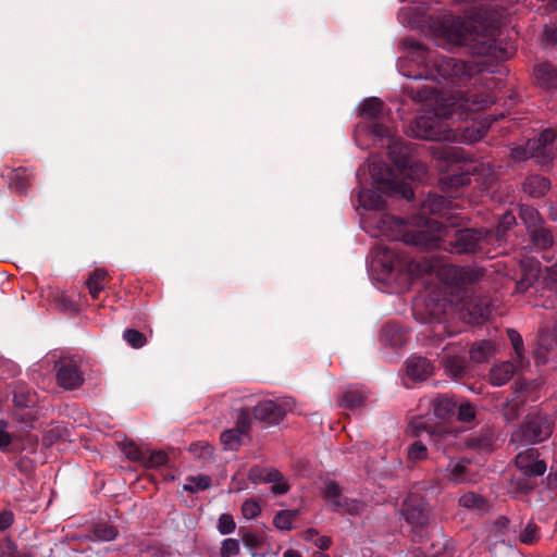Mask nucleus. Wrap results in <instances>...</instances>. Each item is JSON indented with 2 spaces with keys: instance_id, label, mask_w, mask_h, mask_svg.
Returning a JSON list of instances; mask_svg holds the SVG:
<instances>
[{
  "instance_id": "nucleus-1",
  "label": "nucleus",
  "mask_w": 557,
  "mask_h": 557,
  "mask_svg": "<svg viewBox=\"0 0 557 557\" xmlns=\"http://www.w3.org/2000/svg\"><path fill=\"white\" fill-rule=\"evenodd\" d=\"M380 231L374 236H385L392 240H401L408 245L426 248H443L453 253H474L483 251L484 244L493 238L491 232L483 235L475 230H458L451 236L450 231L436 221H428L423 228L405 230L403 220L391 215L381 219Z\"/></svg>"
},
{
  "instance_id": "nucleus-2",
  "label": "nucleus",
  "mask_w": 557,
  "mask_h": 557,
  "mask_svg": "<svg viewBox=\"0 0 557 557\" xmlns=\"http://www.w3.org/2000/svg\"><path fill=\"white\" fill-rule=\"evenodd\" d=\"M496 101L492 94L475 95L472 98L449 97L443 99L433 114L418 116L410 126L409 134L416 138L426 140H443L451 143L472 144L483 137V132L476 127H467L462 132L453 129L447 120L455 116L463 119L468 111H479Z\"/></svg>"
},
{
  "instance_id": "nucleus-3",
  "label": "nucleus",
  "mask_w": 557,
  "mask_h": 557,
  "mask_svg": "<svg viewBox=\"0 0 557 557\" xmlns=\"http://www.w3.org/2000/svg\"><path fill=\"white\" fill-rule=\"evenodd\" d=\"M413 313L416 319L421 322H436L435 332L440 334L445 329L442 325V315H457L469 324H480L488 318L490 309L483 300L468 296L465 290L461 302L457 304L446 299H436L435 297H428L423 301H416Z\"/></svg>"
},
{
  "instance_id": "nucleus-4",
  "label": "nucleus",
  "mask_w": 557,
  "mask_h": 557,
  "mask_svg": "<svg viewBox=\"0 0 557 557\" xmlns=\"http://www.w3.org/2000/svg\"><path fill=\"white\" fill-rule=\"evenodd\" d=\"M498 27V17L494 12L476 10L466 18L447 17L442 22V33L449 45H484Z\"/></svg>"
},
{
  "instance_id": "nucleus-5",
  "label": "nucleus",
  "mask_w": 557,
  "mask_h": 557,
  "mask_svg": "<svg viewBox=\"0 0 557 557\" xmlns=\"http://www.w3.org/2000/svg\"><path fill=\"white\" fill-rule=\"evenodd\" d=\"M437 160L448 162L453 171H458L461 175L476 176V181L482 184H490L493 180L494 171L488 163L466 158L465 153L456 147H443L433 151Z\"/></svg>"
},
{
  "instance_id": "nucleus-6",
  "label": "nucleus",
  "mask_w": 557,
  "mask_h": 557,
  "mask_svg": "<svg viewBox=\"0 0 557 557\" xmlns=\"http://www.w3.org/2000/svg\"><path fill=\"white\" fill-rule=\"evenodd\" d=\"M375 166L371 169L372 177L374 178L375 189H363L359 193L358 200L361 207L369 210H379L383 208L384 201L380 193L386 195H397L406 199L413 197L412 188L404 183H399L394 178H391V173L386 170L387 178L376 177Z\"/></svg>"
},
{
  "instance_id": "nucleus-7",
  "label": "nucleus",
  "mask_w": 557,
  "mask_h": 557,
  "mask_svg": "<svg viewBox=\"0 0 557 557\" xmlns=\"http://www.w3.org/2000/svg\"><path fill=\"white\" fill-rule=\"evenodd\" d=\"M539 450L535 448H528L524 451L519 453L515 458V465L518 470L525 475L528 479L523 483L518 484V488L521 491L532 490L534 484L531 482L532 476H542L546 471V463L541 460Z\"/></svg>"
},
{
  "instance_id": "nucleus-8",
  "label": "nucleus",
  "mask_w": 557,
  "mask_h": 557,
  "mask_svg": "<svg viewBox=\"0 0 557 557\" xmlns=\"http://www.w3.org/2000/svg\"><path fill=\"white\" fill-rule=\"evenodd\" d=\"M55 380L66 391L79 388L85 379L78 361L74 358H61L54 366Z\"/></svg>"
},
{
  "instance_id": "nucleus-9",
  "label": "nucleus",
  "mask_w": 557,
  "mask_h": 557,
  "mask_svg": "<svg viewBox=\"0 0 557 557\" xmlns=\"http://www.w3.org/2000/svg\"><path fill=\"white\" fill-rule=\"evenodd\" d=\"M434 66L438 73V76L443 78H457L459 81L470 78L475 73L481 72L479 63L463 62L453 58H440L435 60Z\"/></svg>"
},
{
  "instance_id": "nucleus-10",
  "label": "nucleus",
  "mask_w": 557,
  "mask_h": 557,
  "mask_svg": "<svg viewBox=\"0 0 557 557\" xmlns=\"http://www.w3.org/2000/svg\"><path fill=\"white\" fill-rule=\"evenodd\" d=\"M437 275L448 286L463 287L474 283L482 276V273L469 267H457L447 263L438 268Z\"/></svg>"
},
{
  "instance_id": "nucleus-11",
  "label": "nucleus",
  "mask_w": 557,
  "mask_h": 557,
  "mask_svg": "<svg viewBox=\"0 0 557 557\" xmlns=\"http://www.w3.org/2000/svg\"><path fill=\"white\" fill-rule=\"evenodd\" d=\"M401 513L413 530L429 523V507L423 498L419 496L410 495L404 502Z\"/></svg>"
},
{
  "instance_id": "nucleus-12",
  "label": "nucleus",
  "mask_w": 557,
  "mask_h": 557,
  "mask_svg": "<svg viewBox=\"0 0 557 557\" xmlns=\"http://www.w3.org/2000/svg\"><path fill=\"white\" fill-rule=\"evenodd\" d=\"M248 478L253 483H260V482H268L272 483L271 491L274 494L283 495L288 492L289 484L287 481L283 478L281 472H278L276 469H265V468H258L255 467L250 469Z\"/></svg>"
},
{
  "instance_id": "nucleus-13",
  "label": "nucleus",
  "mask_w": 557,
  "mask_h": 557,
  "mask_svg": "<svg viewBox=\"0 0 557 557\" xmlns=\"http://www.w3.org/2000/svg\"><path fill=\"white\" fill-rule=\"evenodd\" d=\"M552 433L549 420L542 416L530 418L522 426V435L529 443H540L545 441Z\"/></svg>"
},
{
  "instance_id": "nucleus-14",
  "label": "nucleus",
  "mask_w": 557,
  "mask_h": 557,
  "mask_svg": "<svg viewBox=\"0 0 557 557\" xmlns=\"http://www.w3.org/2000/svg\"><path fill=\"white\" fill-rule=\"evenodd\" d=\"M555 138L556 134L553 129H545L537 138L530 139L529 149L531 156H534L541 162L552 160Z\"/></svg>"
},
{
  "instance_id": "nucleus-15",
  "label": "nucleus",
  "mask_w": 557,
  "mask_h": 557,
  "mask_svg": "<svg viewBox=\"0 0 557 557\" xmlns=\"http://www.w3.org/2000/svg\"><path fill=\"white\" fill-rule=\"evenodd\" d=\"M252 413L257 420L276 422L283 417L284 410L274 400L265 399L252 408Z\"/></svg>"
},
{
  "instance_id": "nucleus-16",
  "label": "nucleus",
  "mask_w": 557,
  "mask_h": 557,
  "mask_svg": "<svg viewBox=\"0 0 557 557\" xmlns=\"http://www.w3.org/2000/svg\"><path fill=\"white\" fill-rule=\"evenodd\" d=\"M433 364L423 357H411L407 361L406 373L416 381H423L433 374Z\"/></svg>"
},
{
  "instance_id": "nucleus-17",
  "label": "nucleus",
  "mask_w": 557,
  "mask_h": 557,
  "mask_svg": "<svg viewBox=\"0 0 557 557\" xmlns=\"http://www.w3.org/2000/svg\"><path fill=\"white\" fill-rule=\"evenodd\" d=\"M534 81L544 89L557 88V70L550 63H540L534 67Z\"/></svg>"
},
{
  "instance_id": "nucleus-18",
  "label": "nucleus",
  "mask_w": 557,
  "mask_h": 557,
  "mask_svg": "<svg viewBox=\"0 0 557 557\" xmlns=\"http://www.w3.org/2000/svg\"><path fill=\"white\" fill-rule=\"evenodd\" d=\"M445 478L453 484H461L474 481L469 473L467 462L463 460H451L446 467Z\"/></svg>"
},
{
  "instance_id": "nucleus-19",
  "label": "nucleus",
  "mask_w": 557,
  "mask_h": 557,
  "mask_svg": "<svg viewBox=\"0 0 557 557\" xmlns=\"http://www.w3.org/2000/svg\"><path fill=\"white\" fill-rule=\"evenodd\" d=\"M367 394L363 389L349 387L338 401V405L345 409L356 410L366 403Z\"/></svg>"
},
{
  "instance_id": "nucleus-20",
  "label": "nucleus",
  "mask_w": 557,
  "mask_h": 557,
  "mask_svg": "<svg viewBox=\"0 0 557 557\" xmlns=\"http://www.w3.org/2000/svg\"><path fill=\"white\" fill-rule=\"evenodd\" d=\"M515 367L509 361L495 364L490 371V382L495 386L506 384L513 375Z\"/></svg>"
},
{
  "instance_id": "nucleus-21",
  "label": "nucleus",
  "mask_w": 557,
  "mask_h": 557,
  "mask_svg": "<svg viewBox=\"0 0 557 557\" xmlns=\"http://www.w3.org/2000/svg\"><path fill=\"white\" fill-rule=\"evenodd\" d=\"M549 181L539 175H531L523 183L524 191L532 197L544 196L549 190Z\"/></svg>"
},
{
  "instance_id": "nucleus-22",
  "label": "nucleus",
  "mask_w": 557,
  "mask_h": 557,
  "mask_svg": "<svg viewBox=\"0 0 557 557\" xmlns=\"http://www.w3.org/2000/svg\"><path fill=\"white\" fill-rule=\"evenodd\" d=\"M322 495L334 510H339L343 506V500L346 498L342 496L338 484L331 480L324 482Z\"/></svg>"
},
{
  "instance_id": "nucleus-23",
  "label": "nucleus",
  "mask_w": 557,
  "mask_h": 557,
  "mask_svg": "<svg viewBox=\"0 0 557 557\" xmlns=\"http://www.w3.org/2000/svg\"><path fill=\"white\" fill-rule=\"evenodd\" d=\"M432 409L436 418L445 420L454 413L456 403L448 396H438L433 399Z\"/></svg>"
},
{
  "instance_id": "nucleus-24",
  "label": "nucleus",
  "mask_w": 557,
  "mask_h": 557,
  "mask_svg": "<svg viewBox=\"0 0 557 557\" xmlns=\"http://www.w3.org/2000/svg\"><path fill=\"white\" fill-rule=\"evenodd\" d=\"M108 273L103 269H96L87 278L86 285L90 296L97 299L100 292L104 289Z\"/></svg>"
},
{
  "instance_id": "nucleus-25",
  "label": "nucleus",
  "mask_w": 557,
  "mask_h": 557,
  "mask_svg": "<svg viewBox=\"0 0 557 557\" xmlns=\"http://www.w3.org/2000/svg\"><path fill=\"white\" fill-rule=\"evenodd\" d=\"M494 346L488 341H481L474 343L469 350L471 360L475 362H484L486 361L493 354Z\"/></svg>"
},
{
  "instance_id": "nucleus-26",
  "label": "nucleus",
  "mask_w": 557,
  "mask_h": 557,
  "mask_svg": "<svg viewBox=\"0 0 557 557\" xmlns=\"http://www.w3.org/2000/svg\"><path fill=\"white\" fill-rule=\"evenodd\" d=\"M32 174L29 170L24 168L15 169L10 174L11 186L18 191H25L29 186Z\"/></svg>"
},
{
  "instance_id": "nucleus-27",
  "label": "nucleus",
  "mask_w": 557,
  "mask_h": 557,
  "mask_svg": "<svg viewBox=\"0 0 557 557\" xmlns=\"http://www.w3.org/2000/svg\"><path fill=\"white\" fill-rule=\"evenodd\" d=\"M297 516L298 512L296 510H281L275 515L273 524L278 530L289 531L293 529V522Z\"/></svg>"
},
{
  "instance_id": "nucleus-28",
  "label": "nucleus",
  "mask_w": 557,
  "mask_h": 557,
  "mask_svg": "<svg viewBox=\"0 0 557 557\" xmlns=\"http://www.w3.org/2000/svg\"><path fill=\"white\" fill-rule=\"evenodd\" d=\"M244 434L237 429H228L222 432L220 438L221 443L226 449H237L240 445Z\"/></svg>"
},
{
  "instance_id": "nucleus-29",
  "label": "nucleus",
  "mask_w": 557,
  "mask_h": 557,
  "mask_svg": "<svg viewBox=\"0 0 557 557\" xmlns=\"http://www.w3.org/2000/svg\"><path fill=\"white\" fill-rule=\"evenodd\" d=\"M443 364L449 374L458 376L465 370V358L446 355L443 359Z\"/></svg>"
},
{
  "instance_id": "nucleus-30",
  "label": "nucleus",
  "mask_w": 557,
  "mask_h": 557,
  "mask_svg": "<svg viewBox=\"0 0 557 557\" xmlns=\"http://www.w3.org/2000/svg\"><path fill=\"white\" fill-rule=\"evenodd\" d=\"M168 462V455L163 450L146 451L143 465L147 468H157Z\"/></svg>"
},
{
  "instance_id": "nucleus-31",
  "label": "nucleus",
  "mask_w": 557,
  "mask_h": 557,
  "mask_svg": "<svg viewBox=\"0 0 557 557\" xmlns=\"http://www.w3.org/2000/svg\"><path fill=\"white\" fill-rule=\"evenodd\" d=\"M211 480L207 475L190 476L187 479V483L184 484V490L195 493L205 491L210 486Z\"/></svg>"
},
{
  "instance_id": "nucleus-32",
  "label": "nucleus",
  "mask_w": 557,
  "mask_h": 557,
  "mask_svg": "<svg viewBox=\"0 0 557 557\" xmlns=\"http://www.w3.org/2000/svg\"><path fill=\"white\" fill-rule=\"evenodd\" d=\"M383 109V102L377 98H370L362 103L361 113L367 117H377Z\"/></svg>"
},
{
  "instance_id": "nucleus-33",
  "label": "nucleus",
  "mask_w": 557,
  "mask_h": 557,
  "mask_svg": "<svg viewBox=\"0 0 557 557\" xmlns=\"http://www.w3.org/2000/svg\"><path fill=\"white\" fill-rule=\"evenodd\" d=\"M123 338L133 348H141L147 342L146 336L141 332L133 329L125 330L123 333Z\"/></svg>"
},
{
  "instance_id": "nucleus-34",
  "label": "nucleus",
  "mask_w": 557,
  "mask_h": 557,
  "mask_svg": "<svg viewBox=\"0 0 557 557\" xmlns=\"http://www.w3.org/2000/svg\"><path fill=\"white\" fill-rule=\"evenodd\" d=\"M122 450L125 454V456L132 461L143 462V460L145 459L146 450H143L133 442L123 444Z\"/></svg>"
},
{
  "instance_id": "nucleus-35",
  "label": "nucleus",
  "mask_w": 557,
  "mask_h": 557,
  "mask_svg": "<svg viewBox=\"0 0 557 557\" xmlns=\"http://www.w3.org/2000/svg\"><path fill=\"white\" fill-rule=\"evenodd\" d=\"M261 512L259 503L255 499H246L242 505V515L245 519L251 520L257 518Z\"/></svg>"
},
{
  "instance_id": "nucleus-36",
  "label": "nucleus",
  "mask_w": 557,
  "mask_h": 557,
  "mask_svg": "<svg viewBox=\"0 0 557 557\" xmlns=\"http://www.w3.org/2000/svg\"><path fill=\"white\" fill-rule=\"evenodd\" d=\"M459 505L469 509L482 508L484 506V500L475 493L469 492L459 498Z\"/></svg>"
},
{
  "instance_id": "nucleus-37",
  "label": "nucleus",
  "mask_w": 557,
  "mask_h": 557,
  "mask_svg": "<svg viewBox=\"0 0 557 557\" xmlns=\"http://www.w3.org/2000/svg\"><path fill=\"white\" fill-rule=\"evenodd\" d=\"M520 218L525 223L528 227L536 226L540 222L539 212L531 207H521L520 208Z\"/></svg>"
},
{
  "instance_id": "nucleus-38",
  "label": "nucleus",
  "mask_w": 557,
  "mask_h": 557,
  "mask_svg": "<svg viewBox=\"0 0 557 557\" xmlns=\"http://www.w3.org/2000/svg\"><path fill=\"white\" fill-rule=\"evenodd\" d=\"M539 539V528L533 523H529L520 534V541L527 545H533Z\"/></svg>"
},
{
  "instance_id": "nucleus-39",
  "label": "nucleus",
  "mask_w": 557,
  "mask_h": 557,
  "mask_svg": "<svg viewBox=\"0 0 557 557\" xmlns=\"http://www.w3.org/2000/svg\"><path fill=\"white\" fill-rule=\"evenodd\" d=\"M508 337L511 342V345L515 349V360L519 361L523 359V341L520 334L515 330H508Z\"/></svg>"
},
{
  "instance_id": "nucleus-40",
  "label": "nucleus",
  "mask_w": 557,
  "mask_h": 557,
  "mask_svg": "<svg viewBox=\"0 0 557 557\" xmlns=\"http://www.w3.org/2000/svg\"><path fill=\"white\" fill-rule=\"evenodd\" d=\"M239 554V543L235 539H225L222 542L220 555L221 557H233Z\"/></svg>"
},
{
  "instance_id": "nucleus-41",
  "label": "nucleus",
  "mask_w": 557,
  "mask_h": 557,
  "mask_svg": "<svg viewBox=\"0 0 557 557\" xmlns=\"http://www.w3.org/2000/svg\"><path fill=\"white\" fill-rule=\"evenodd\" d=\"M236 523L230 513H222L219 518L218 530L221 534L226 535L234 532Z\"/></svg>"
},
{
  "instance_id": "nucleus-42",
  "label": "nucleus",
  "mask_w": 557,
  "mask_h": 557,
  "mask_svg": "<svg viewBox=\"0 0 557 557\" xmlns=\"http://www.w3.org/2000/svg\"><path fill=\"white\" fill-rule=\"evenodd\" d=\"M250 428L249 411L246 409H238L236 413L235 429L240 431L244 435L247 434Z\"/></svg>"
},
{
  "instance_id": "nucleus-43",
  "label": "nucleus",
  "mask_w": 557,
  "mask_h": 557,
  "mask_svg": "<svg viewBox=\"0 0 557 557\" xmlns=\"http://www.w3.org/2000/svg\"><path fill=\"white\" fill-rule=\"evenodd\" d=\"M428 457V449L421 442H414L408 448V458L413 461L423 460Z\"/></svg>"
},
{
  "instance_id": "nucleus-44",
  "label": "nucleus",
  "mask_w": 557,
  "mask_h": 557,
  "mask_svg": "<svg viewBox=\"0 0 557 557\" xmlns=\"http://www.w3.org/2000/svg\"><path fill=\"white\" fill-rule=\"evenodd\" d=\"M13 438V435L8 431V423L0 420V450L3 453L9 451Z\"/></svg>"
},
{
  "instance_id": "nucleus-45",
  "label": "nucleus",
  "mask_w": 557,
  "mask_h": 557,
  "mask_svg": "<svg viewBox=\"0 0 557 557\" xmlns=\"http://www.w3.org/2000/svg\"><path fill=\"white\" fill-rule=\"evenodd\" d=\"M364 509V505L357 499L345 498L343 506L338 511L347 512L349 515H360Z\"/></svg>"
},
{
  "instance_id": "nucleus-46",
  "label": "nucleus",
  "mask_w": 557,
  "mask_h": 557,
  "mask_svg": "<svg viewBox=\"0 0 557 557\" xmlns=\"http://www.w3.org/2000/svg\"><path fill=\"white\" fill-rule=\"evenodd\" d=\"M515 224H516L515 215L510 212L505 213L497 226V230H496L495 236L497 237V239H500L504 236L505 232L507 230H509Z\"/></svg>"
},
{
  "instance_id": "nucleus-47",
  "label": "nucleus",
  "mask_w": 557,
  "mask_h": 557,
  "mask_svg": "<svg viewBox=\"0 0 557 557\" xmlns=\"http://www.w3.org/2000/svg\"><path fill=\"white\" fill-rule=\"evenodd\" d=\"M410 431L414 435H419L421 432H428L429 434H433L435 430L429 425L423 418H414L410 421L409 424Z\"/></svg>"
},
{
  "instance_id": "nucleus-48",
  "label": "nucleus",
  "mask_w": 557,
  "mask_h": 557,
  "mask_svg": "<svg viewBox=\"0 0 557 557\" xmlns=\"http://www.w3.org/2000/svg\"><path fill=\"white\" fill-rule=\"evenodd\" d=\"M95 535L102 541H112L116 536V531L113 527L102 524L96 528Z\"/></svg>"
},
{
  "instance_id": "nucleus-49",
  "label": "nucleus",
  "mask_w": 557,
  "mask_h": 557,
  "mask_svg": "<svg viewBox=\"0 0 557 557\" xmlns=\"http://www.w3.org/2000/svg\"><path fill=\"white\" fill-rule=\"evenodd\" d=\"M242 539L245 546L249 548H257L262 544V537L259 534L251 531L245 532Z\"/></svg>"
},
{
  "instance_id": "nucleus-50",
  "label": "nucleus",
  "mask_w": 557,
  "mask_h": 557,
  "mask_svg": "<svg viewBox=\"0 0 557 557\" xmlns=\"http://www.w3.org/2000/svg\"><path fill=\"white\" fill-rule=\"evenodd\" d=\"M474 414V408L470 404H461L458 408V419L461 421H471Z\"/></svg>"
},
{
  "instance_id": "nucleus-51",
  "label": "nucleus",
  "mask_w": 557,
  "mask_h": 557,
  "mask_svg": "<svg viewBox=\"0 0 557 557\" xmlns=\"http://www.w3.org/2000/svg\"><path fill=\"white\" fill-rule=\"evenodd\" d=\"M511 158L515 161H524L529 158H534V156H531L530 149H529V141L527 143L525 147H517L511 150Z\"/></svg>"
},
{
  "instance_id": "nucleus-52",
  "label": "nucleus",
  "mask_w": 557,
  "mask_h": 557,
  "mask_svg": "<svg viewBox=\"0 0 557 557\" xmlns=\"http://www.w3.org/2000/svg\"><path fill=\"white\" fill-rule=\"evenodd\" d=\"M14 516L11 511L0 512V530H5L12 525Z\"/></svg>"
},
{
  "instance_id": "nucleus-53",
  "label": "nucleus",
  "mask_w": 557,
  "mask_h": 557,
  "mask_svg": "<svg viewBox=\"0 0 557 557\" xmlns=\"http://www.w3.org/2000/svg\"><path fill=\"white\" fill-rule=\"evenodd\" d=\"M314 545L320 549H327L331 545V539L329 536H318L314 540Z\"/></svg>"
},
{
  "instance_id": "nucleus-54",
  "label": "nucleus",
  "mask_w": 557,
  "mask_h": 557,
  "mask_svg": "<svg viewBox=\"0 0 557 557\" xmlns=\"http://www.w3.org/2000/svg\"><path fill=\"white\" fill-rule=\"evenodd\" d=\"M318 537V532L314 529H309L305 532V540L314 542V540Z\"/></svg>"
},
{
  "instance_id": "nucleus-55",
  "label": "nucleus",
  "mask_w": 557,
  "mask_h": 557,
  "mask_svg": "<svg viewBox=\"0 0 557 557\" xmlns=\"http://www.w3.org/2000/svg\"><path fill=\"white\" fill-rule=\"evenodd\" d=\"M283 557H302L298 550L287 549L284 552Z\"/></svg>"
},
{
  "instance_id": "nucleus-56",
  "label": "nucleus",
  "mask_w": 557,
  "mask_h": 557,
  "mask_svg": "<svg viewBox=\"0 0 557 557\" xmlns=\"http://www.w3.org/2000/svg\"><path fill=\"white\" fill-rule=\"evenodd\" d=\"M418 170L421 172L422 175L425 174V168L424 165L420 164V165H417Z\"/></svg>"
},
{
  "instance_id": "nucleus-57",
  "label": "nucleus",
  "mask_w": 557,
  "mask_h": 557,
  "mask_svg": "<svg viewBox=\"0 0 557 557\" xmlns=\"http://www.w3.org/2000/svg\"><path fill=\"white\" fill-rule=\"evenodd\" d=\"M476 52L479 54L484 53L485 52V48L484 47H480V48H478Z\"/></svg>"
},
{
  "instance_id": "nucleus-58",
  "label": "nucleus",
  "mask_w": 557,
  "mask_h": 557,
  "mask_svg": "<svg viewBox=\"0 0 557 557\" xmlns=\"http://www.w3.org/2000/svg\"><path fill=\"white\" fill-rule=\"evenodd\" d=\"M313 557H327V555L319 553V554H315Z\"/></svg>"
},
{
  "instance_id": "nucleus-59",
  "label": "nucleus",
  "mask_w": 557,
  "mask_h": 557,
  "mask_svg": "<svg viewBox=\"0 0 557 557\" xmlns=\"http://www.w3.org/2000/svg\"><path fill=\"white\" fill-rule=\"evenodd\" d=\"M386 268H388V269L393 268V261L392 260L388 261V264H386Z\"/></svg>"
},
{
  "instance_id": "nucleus-60",
  "label": "nucleus",
  "mask_w": 557,
  "mask_h": 557,
  "mask_svg": "<svg viewBox=\"0 0 557 557\" xmlns=\"http://www.w3.org/2000/svg\"><path fill=\"white\" fill-rule=\"evenodd\" d=\"M375 132H376L379 135L383 136V132H382L381 129H375Z\"/></svg>"
},
{
  "instance_id": "nucleus-61",
  "label": "nucleus",
  "mask_w": 557,
  "mask_h": 557,
  "mask_svg": "<svg viewBox=\"0 0 557 557\" xmlns=\"http://www.w3.org/2000/svg\"><path fill=\"white\" fill-rule=\"evenodd\" d=\"M433 269H434L433 267H429V268H426L425 270H426V271H432Z\"/></svg>"
},
{
  "instance_id": "nucleus-62",
  "label": "nucleus",
  "mask_w": 557,
  "mask_h": 557,
  "mask_svg": "<svg viewBox=\"0 0 557 557\" xmlns=\"http://www.w3.org/2000/svg\"><path fill=\"white\" fill-rule=\"evenodd\" d=\"M416 178L421 180L422 177H421V175L417 174Z\"/></svg>"
}]
</instances>
